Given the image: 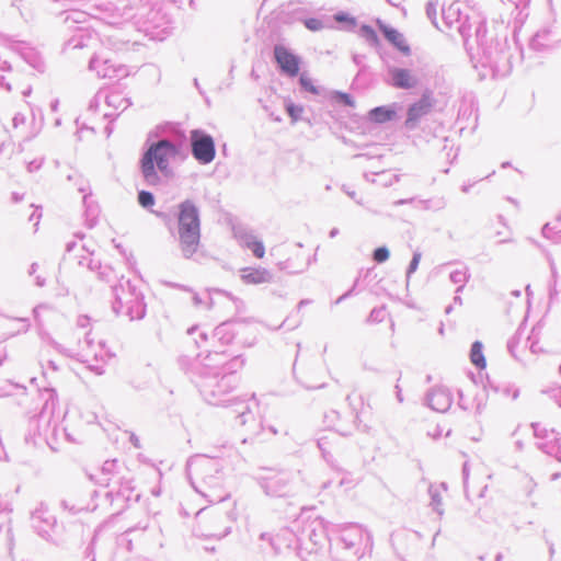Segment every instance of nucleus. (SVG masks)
<instances>
[{"instance_id": "f257e3e1", "label": "nucleus", "mask_w": 561, "mask_h": 561, "mask_svg": "<svg viewBox=\"0 0 561 561\" xmlns=\"http://www.w3.org/2000/svg\"><path fill=\"white\" fill-rule=\"evenodd\" d=\"M176 154L175 146L168 140L152 144L140 161V170L145 181L150 185H157L160 182L157 170L164 175H170L171 162L175 159Z\"/></svg>"}, {"instance_id": "f03ea898", "label": "nucleus", "mask_w": 561, "mask_h": 561, "mask_svg": "<svg viewBox=\"0 0 561 561\" xmlns=\"http://www.w3.org/2000/svg\"><path fill=\"white\" fill-rule=\"evenodd\" d=\"M178 233L180 247L186 257H191L198 249L201 241V219L197 207L192 201L179 205Z\"/></svg>"}, {"instance_id": "7ed1b4c3", "label": "nucleus", "mask_w": 561, "mask_h": 561, "mask_svg": "<svg viewBox=\"0 0 561 561\" xmlns=\"http://www.w3.org/2000/svg\"><path fill=\"white\" fill-rule=\"evenodd\" d=\"M192 153L194 158L203 163H210L215 158V142L214 139L199 130L191 133Z\"/></svg>"}, {"instance_id": "20e7f679", "label": "nucleus", "mask_w": 561, "mask_h": 561, "mask_svg": "<svg viewBox=\"0 0 561 561\" xmlns=\"http://www.w3.org/2000/svg\"><path fill=\"white\" fill-rule=\"evenodd\" d=\"M274 57L282 72L289 77H296L300 70V59L283 45L274 47Z\"/></svg>"}, {"instance_id": "39448f33", "label": "nucleus", "mask_w": 561, "mask_h": 561, "mask_svg": "<svg viewBox=\"0 0 561 561\" xmlns=\"http://www.w3.org/2000/svg\"><path fill=\"white\" fill-rule=\"evenodd\" d=\"M433 98L431 96V93H424L422 98L413 103L409 110H408V117L405 121V125L408 127H413L414 124L424 115L428 114L431 112V108L433 106Z\"/></svg>"}, {"instance_id": "423d86ee", "label": "nucleus", "mask_w": 561, "mask_h": 561, "mask_svg": "<svg viewBox=\"0 0 561 561\" xmlns=\"http://www.w3.org/2000/svg\"><path fill=\"white\" fill-rule=\"evenodd\" d=\"M240 278L247 285H261L267 283L271 275L263 267H244L240 271Z\"/></svg>"}, {"instance_id": "0eeeda50", "label": "nucleus", "mask_w": 561, "mask_h": 561, "mask_svg": "<svg viewBox=\"0 0 561 561\" xmlns=\"http://www.w3.org/2000/svg\"><path fill=\"white\" fill-rule=\"evenodd\" d=\"M380 31L385 37L402 54L410 55V46L407 44L404 36L396 28L378 22Z\"/></svg>"}, {"instance_id": "6e6552de", "label": "nucleus", "mask_w": 561, "mask_h": 561, "mask_svg": "<svg viewBox=\"0 0 561 561\" xmlns=\"http://www.w3.org/2000/svg\"><path fill=\"white\" fill-rule=\"evenodd\" d=\"M392 85L399 89H411L416 84V79L410 70L396 68L391 71Z\"/></svg>"}, {"instance_id": "1a4fd4ad", "label": "nucleus", "mask_w": 561, "mask_h": 561, "mask_svg": "<svg viewBox=\"0 0 561 561\" xmlns=\"http://www.w3.org/2000/svg\"><path fill=\"white\" fill-rule=\"evenodd\" d=\"M396 110L389 106H378L370 110L368 113L369 119L376 124H383L389 121H392L396 117Z\"/></svg>"}, {"instance_id": "9d476101", "label": "nucleus", "mask_w": 561, "mask_h": 561, "mask_svg": "<svg viewBox=\"0 0 561 561\" xmlns=\"http://www.w3.org/2000/svg\"><path fill=\"white\" fill-rule=\"evenodd\" d=\"M470 360L479 369H484L486 367V360L483 355V346L481 342L476 341L472 344L470 352Z\"/></svg>"}, {"instance_id": "9b49d317", "label": "nucleus", "mask_w": 561, "mask_h": 561, "mask_svg": "<svg viewBox=\"0 0 561 561\" xmlns=\"http://www.w3.org/2000/svg\"><path fill=\"white\" fill-rule=\"evenodd\" d=\"M244 245L253 252L255 257H257V259L264 257L265 248H264V244L262 241H260L253 237H249V238L244 239Z\"/></svg>"}, {"instance_id": "f8f14e48", "label": "nucleus", "mask_w": 561, "mask_h": 561, "mask_svg": "<svg viewBox=\"0 0 561 561\" xmlns=\"http://www.w3.org/2000/svg\"><path fill=\"white\" fill-rule=\"evenodd\" d=\"M360 33L363 36L374 45H379V38L375 30L369 25H362Z\"/></svg>"}, {"instance_id": "ddd939ff", "label": "nucleus", "mask_w": 561, "mask_h": 561, "mask_svg": "<svg viewBox=\"0 0 561 561\" xmlns=\"http://www.w3.org/2000/svg\"><path fill=\"white\" fill-rule=\"evenodd\" d=\"M299 81H300L301 87L306 91H308V92H310L312 94H318L319 93L318 88L314 85L313 80L310 77H308L306 75H301Z\"/></svg>"}, {"instance_id": "4468645a", "label": "nucleus", "mask_w": 561, "mask_h": 561, "mask_svg": "<svg viewBox=\"0 0 561 561\" xmlns=\"http://www.w3.org/2000/svg\"><path fill=\"white\" fill-rule=\"evenodd\" d=\"M286 111L290 118L293 119V122H297L304 112V107L300 105H296L294 103H288L286 105Z\"/></svg>"}, {"instance_id": "2eb2a0df", "label": "nucleus", "mask_w": 561, "mask_h": 561, "mask_svg": "<svg viewBox=\"0 0 561 561\" xmlns=\"http://www.w3.org/2000/svg\"><path fill=\"white\" fill-rule=\"evenodd\" d=\"M138 203H139L142 207H150V206H152V205H153V203H154L153 195H152L150 192L141 191V192H139V194H138Z\"/></svg>"}, {"instance_id": "dca6fc26", "label": "nucleus", "mask_w": 561, "mask_h": 561, "mask_svg": "<svg viewBox=\"0 0 561 561\" xmlns=\"http://www.w3.org/2000/svg\"><path fill=\"white\" fill-rule=\"evenodd\" d=\"M332 98L336 102L342 103L346 106H354V101L347 93L336 91L332 94Z\"/></svg>"}, {"instance_id": "f3484780", "label": "nucleus", "mask_w": 561, "mask_h": 561, "mask_svg": "<svg viewBox=\"0 0 561 561\" xmlns=\"http://www.w3.org/2000/svg\"><path fill=\"white\" fill-rule=\"evenodd\" d=\"M388 259H389V251L387 248L381 247V248H377L374 251V260L377 263H382V262L387 261Z\"/></svg>"}, {"instance_id": "a211bd4d", "label": "nucleus", "mask_w": 561, "mask_h": 561, "mask_svg": "<svg viewBox=\"0 0 561 561\" xmlns=\"http://www.w3.org/2000/svg\"><path fill=\"white\" fill-rule=\"evenodd\" d=\"M305 26L310 31H320L323 27V24L320 20L311 18L304 21Z\"/></svg>"}, {"instance_id": "6ab92c4d", "label": "nucleus", "mask_w": 561, "mask_h": 561, "mask_svg": "<svg viewBox=\"0 0 561 561\" xmlns=\"http://www.w3.org/2000/svg\"><path fill=\"white\" fill-rule=\"evenodd\" d=\"M421 255L419 253L414 254L410 266H409V273H413L416 271L419 263H420Z\"/></svg>"}, {"instance_id": "aec40b11", "label": "nucleus", "mask_w": 561, "mask_h": 561, "mask_svg": "<svg viewBox=\"0 0 561 561\" xmlns=\"http://www.w3.org/2000/svg\"><path fill=\"white\" fill-rule=\"evenodd\" d=\"M334 19L337 21V22H351L352 24H355V20L353 18H348L347 15L345 14H336L334 16Z\"/></svg>"}, {"instance_id": "412c9836", "label": "nucleus", "mask_w": 561, "mask_h": 561, "mask_svg": "<svg viewBox=\"0 0 561 561\" xmlns=\"http://www.w3.org/2000/svg\"><path fill=\"white\" fill-rule=\"evenodd\" d=\"M439 396H440L439 393L433 394L431 398V402L433 403L435 401V399L438 398Z\"/></svg>"}]
</instances>
